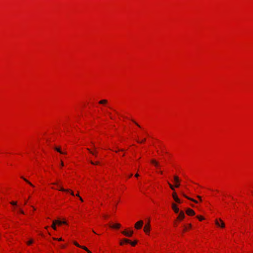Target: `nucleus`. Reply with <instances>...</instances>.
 I'll use <instances>...</instances> for the list:
<instances>
[{
	"label": "nucleus",
	"instance_id": "46",
	"mask_svg": "<svg viewBox=\"0 0 253 253\" xmlns=\"http://www.w3.org/2000/svg\"><path fill=\"white\" fill-rule=\"evenodd\" d=\"M92 232H93L94 233L96 234L94 230H92Z\"/></svg>",
	"mask_w": 253,
	"mask_h": 253
},
{
	"label": "nucleus",
	"instance_id": "25",
	"mask_svg": "<svg viewBox=\"0 0 253 253\" xmlns=\"http://www.w3.org/2000/svg\"><path fill=\"white\" fill-rule=\"evenodd\" d=\"M90 163L92 164V165H98L99 164V162H93V161H90Z\"/></svg>",
	"mask_w": 253,
	"mask_h": 253
},
{
	"label": "nucleus",
	"instance_id": "48",
	"mask_svg": "<svg viewBox=\"0 0 253 253\" xmlns=\"http://www.w3.org/2000/svg\"><path fill=\"white\" fill-rule=\"evenodd\" d=\"M160 173H161V174H162V173H163V172H162V171H160Z\"/></svg>",
	"mask_w": 253,
	"mask_h": 253
},
{
	"label": "nucleus",
	"instance_id": "41",
	"mask_svg": "<svg viewBox=\"0 0 253 253\" xmlns=\"http://www.w3.org/2000/svg\"><path fill=\"white\" fill-rule=\"evenodd\" d=\"M108 114H109V115H110V113H109ZM110 118L111 119H113V118L111 116H110Z\"/></svg>",
	"mask_w": 253,
	"mask_h": 253
},
{
	"label": "nucleus",
	"instance_id": "39",
	"mask_svg": "<svg viewBox=\"0 0 253 253\" xmlns=\"http://www.w3.org/2000/svg\"><path fill=\"white\" fill-rule=\"evenodd\" d=\"M135 176L137 177L139 176V174L138 173H136L135 175Z\"/></svg>",
	"mask_w": 253,
	"mask_h": 253
},
{
	"label": "nucleus",
	"instance_id": "10",
	"mask_svg": "<svg viewBox=\"0 0 253 253\" xmlns=\"http://www.w3.org/2000/svg\"><path fill=\"white\" fill-rule=\"evenodd\" d=\"M54 149L57 151L58 152L60 153L61 154H66V152H63L61 150L60 147H55Z\"/></svg>",
	"mask_w": 253,
	"mask_h": 253
},
{
	"label": "nucleus",
	"instance_id": "12",
	"mask_svg": "<svg viewBox=\"0 0 253 253\" xmlns=\"http://www.w3.org/2000/svg\"><path fill=\"white\" fill-rule=\"evenodd\" d=\"M125 243H130V241L127 239H124L123 240L120 242V244L121 245H123Z\"/></svg>",
	"mask_w": 253,
	"mask_h": 253
},
{
	"label": "nucleus",
	"instance_id": "44",
	"mask_svg": "<svg viewBox=\"0 0 253 253\" xmlns=\"http://www.w3.org/2000/svg\"><path fill=\"white\" fill-rule=\"evenodd\" d=\"M118 151H124V150H123V149H121V150H119Z\"/></svg>",
	"mask_w": 253,
	"mask_h": 253
},
{
	"label": "nucleus",
	"instance_id": "45",
	"mask_svg": "<svg viewBox=\"0 0 253 253\" xmlns=\"http://www.w3.org/2000/svg\"><path fill=\"white\" fill-rule=\"evenodd\" d=\"M27 201H25V204H26Z\"/></svg>",
	"mask_w": 253,
	"mask_h": 253
},
{
	"label": "nucleus",
	"instance_id": "31",
	"mask_svg": "<svg viewBox=\"0 0 253 253\" xmlns=\"http://www.w3.org/2000/svg\"><path fill=\"white\" fill-rule=\"evenodd\" d=\"M74 245H76V246H77V247H79V248H80V247H81V246H80V245H79L77 242H74Z\"/></svg>",
	"mask_w": 253,
	"mask_h": 253
},
{
	"label": "nucleus",
	"instance_id": "8",
	"mask_svg": "<svg viewBox=\"0 0 253 253\" xmlns=\"http://www.w3.org/2000/svg\"><path fill=\"white\" fill-rule=\"evenodd\" d=\"M184 217H185V215H184V213L183 211H181L179 212L178 217H177V219H178V220H182V219H183L184 218Z\"/></svg>",
	"mask_w": 253,
	"mask_h": 253
},
{
	"label": "nucleus",
	"instance_id": "2",
	"mask_svg": "<svg viewBox=\"0 0 253 253\" xmlns=\"http://www.w3.org/2000/svg\"><path fill=\"white\" fill-rule=\"evenodd\" d=\"M215 223L218 227H220L221 228L225 227V223L221 219H216Z\"/></svg>",
	"mask_w": 253,
	"mask_h": 253
},
{
	"label": "nucleus",
	"instance_id": "36",
	"mask_svg": "<svg viewBox=\"0 0 253 253\" xmlns=\"http://www.w3.org/2000/svg\"><path fill=\"white\" fill-rule=\"evenodd\" d=\"M197 197L199 199H200V200L201 201H202V199H201V196H198H198H197Z\"/></svg>",
	"mask_w": 253,
	"mask_h": 253
},
{
	"label": "nucleus",
	"instance_id": "1",
	"mask_svg": "<svg viewBox=\"0 0 253 253\" xmlns=\"http://www.w3.org/2000/svg\"><path fill=\"white\" fill-rule=\"evenodd\" d=\"M52 184L57 185L59 188L58 189L59 190L63 192H69L72 196H75L74 193L72 191L69 189L64 188L61 185L58 184V182L53 183Z\"/></svg>",
	"mask_w": 253,
	"mask_h": 253
},
{
	"label": "nucleus",
	"instance_id": "6",
	"mask_svg": "<svg viewBox=\"0 0 253 253\" xmlns=\"http://www.w3.org/2000/svg\"><path fill=\"white\" fill-rule=\"evenodd\" d=\"M186 213L187 214L189 215H194L195 214L194 211L193 210L189 208L187 209L186 210Z\"/></svg>",
	"mask_w": 253,
	"mask_h": 253
},
{
	"label": "nucleus",
	"instance_id": "9",
	"mask_svg": "<svg viewBox=\"0 0 253 253\" xmlns=\"http://www.w3.org/2000/svg\"><path fill=\"white\" fill-rule=\"evenodd\" d=\"M171 207H172V210L174 211L177 213H178L179 212V209L177 207L176 205L174 204V203H172V205H171Z\"/></svg>",
	"mask_w": 253,
	"mask_h": 253
},
{
	"label": "nucleus",
	"instance_id": "40",
	"mask_svg": "<svg viewBox=\"0 0 253 253\" xmlns=\"http://www.w3.org/2000/svg\"><path fill=\"white\" fill-rule=\"evenodd\" d=\"M62 224H67V222L66 221H62Z\"/></svg>",
	"mask_w": 253,
	"mask_h": 253
},
{
	"label": "nucleus",
	"instance_id": "14",
	"mask_svg": "<svg viewBox=\"0 0 253 253\" xmlns=\"http://www.w3.org/2000/svg\"><path fill=\"white\" fill-rule=\"evenodd\" d=\"M99 104H103V105H105V104H106L107 103V100H106V99H103V100H101L100 101H99L98 102Z\"/></svg>",
	"mask_w": 253,
	"mask_h": 253
},
{
	"label": "nucleus",
	"instance_id": "15",
	"mask_svg": "<svg viewBox=\"0 0 253 253\" xmlns=\"http://www.w3.org/2000/svg\"><path fill=\"white\" fill-rule=\"evenodd\" d=\"M183 196L185 197L186 198L188 199V200L195 203H197V201L193 199H192V198H190L189 197H188L187 196H186L185 195H184V194H183Z\"/></svg>",
	"mask_w": 253,
	"mask_h": 253
},
{
	"label": "nucleus",
	"instance_id": "7",
	"mask_svg": "<svg viewBox=\"0 0 253 253\" xmlns=\"http://www.w3.org/2000/svg\"><path fill=\"white\" fill-rule=\"evenodd\" d=\"M150 229V224L149 223H148L147 224H146L145 225L144 228V231H145V232L147 233L148 232H149Z\"/></svg>",
	"mask_w": 253,
	"mask_h": 253
},
{
	"label": "nucleus",
	"instance_id": "3",
	"mask_svg": "<svg viewBox=\"0 0 253 253\" xmlns=\"http://www.w3.org/2000/svg\"><path fill=\"white\" fill-rule=\"evenodd\" d=\"M91 144H92V147H93V148L94 149V151H92V150H91L89 148H87V150L92 155L94 156L95 157H97V152L96 151V148L95 147V146H94V144L93 143H91Z\"/></svg>",
	"mask_w": 253,
	"mask_h": 253
},
{
	"label": "nucleus",
	"instance_id": "22",
	"mask_svg": "<svg viewBox=\"0 0 253 253\" xmlns=\"http://www.w3.org/2000/svg\"><path fill=\"white\" fill-rule=\"evenodd\" d=\"M172 197H173L174 200H175V198H178V197H177V196L176 195V194L175 192L173 193V194H172Z\"/></svg>",
	"mask_w": 253,
	"mask_h": 253
},
{
	"label": "nucleus",
	"instance_id": "42",
	"mask_svg": "<svg viewBox=\"0 0 253 253\" xmlns=\"http://www.w3.org/2000/svg\"><path fill=\"white\" fill-rule=\"evenodd\" d=\"M191 227V224H188V227L190 228Z\"/></svg>",
	"mask_w": 253,
	"mask_h": 253
},
{
	"label": "nucleus",
	"instance_id": "5",
	"mask_svg": "<svg viewBox=\"0 0 253 253\" xmlns=\"http://www.w3.org/2000/svg\"><path fill=\"white\" fill-rule=\"evenodd\" d=\"M122 233L124 235H125L127 237H131L132 235L133 232V231H130V232H127L126 231H124Z\"/></svg>",
	"mask_w": 253,
	"mask_h": 253
},
{
	"label": "nucleus",
	"instance_id": "47",
	"mask_svg": "<svg viewBox=\"0 0 253 253\" xmlns=\"http://www.w3.org/2000/svg\"><path fill=\"white\" fill-rule=\"evenodd\" d=\"M186 230V227H185V228L184 229V231H185Z\"/></svg>",
	"mask_w": 253,
	"mask_h": 253
},
{
	"label": "nucleus",
	"instance_id": "35",
	"mask_svg": "<svg viewBox=\"0 0 253 253\" xmlns=\"http://www.w3.org/2000/svg\"><path fill=\"white\" fill-rule=\"evenodd\" d=\"M179 186V183H176L175 187H178Z\"/></svg>",
	"mask_w": 253,
	"mask_h": 253
},
{
	"label": "nucleus",
	"instance_id": "16",
	"mask_svg": "<svg viewBox=\"0 0 253 253\" xmlns=\"http://www.w3.org/2000/svg\"><path fill=\"white\" fill-rule=\"evenodd\" d=\"M21 178H22L26 182H27L28 184H29L30 185H31L32 187H34V186L30 182H29L27 179L24 178L23 176L21 177Z\"/></svg>",
	"mask_w": 253,
	"mask_h": 253
},
{
	"label": "nucleus",
	"instance_id": "21",
	"mask_svg": "<svg viewBox=\"0 0 253 253\" xmlns=\"http://www.w3.org/2000/svg\"><path fill=\"white\" fill-rule=\"evenodd\" d=\"M137 241H136H136H134V242H130V243H130V244L132 246H135V245L137 244Z\"/></svg>",
	"mask_w": 253,
	"mask_h": 253
},
{
	"label": "nucleus",
	"instance_id": "29",
	"mask_svg": "<svg viewBox=\"0 0 253 253\" xmlns=\"http://www.w3.org/2000/svg\"><path fill=\"white\" fill-rule=\"evenodd\" d=\"M10 204L13 206H16L17 205V203L16 202H14V201H12V202H11L10 203Z\"/></svg>",
	"mask_w": 253,
	"mask_h": 253
},
{
	"label": "nucleus",
	"instance_id": "33",
	"mask_svg": "<svg viewBox=\"0 0 253 253\" xmlns=\"http://www.w3.org/2000/svg\"><path fill=\"white\" fill-rule=\"evenodd\" d=\"M131 121L136 125H137L138 127H140V126L138 124V123H137L134 120H131Z\"/></svg>",
	"mask_w": 253,
	"mask_h": 253
},
{
	"label": "nucleus",
	"instance_id": "19",
	"mask_svg": "<svg viewBox=\"0 0 253 253\" xmlns=\"http://www.w3.org/2000/svg\"><path fill=\"white\" fill-rule=\"evenodd\" d=\"M174 180L175 182V183H179V178H178V176H174Z\"/></svg>",
	"mask_w": 253,
	"mask_h": 253
},
{
	"label": "nucleus",
	"instance_id": "30",
	"mask_svg": "<svg viewBox=\"0 0 253 253\" xmlns=\"http://www.w3.org/2000/svg\"><path fill=\"white\" fill-rule=\"evenodd\" d=\"M76 196L78 197H79L80 198V200L82 201V202H83V199L82 198V197H81L79 195V192L77 193V194H76Z\"/></svg>",
	"mask_w": 253,
	"mask_h": 253
},
{
	"label": "nucleus",
	"instance_id": "13",
	"mask_svg": "<svg viewBox=\"0 0 253 253\" xmlns=\"http://www.w3.org/2000/svg\"><path fill=\"white\" fill-rule=\"evenodd\" d=\"M110 227L114 228H119L121 227V225L119 223H117L114 225H110Z\"/></svg>",
	"mask_w": 253,
	"mask_h": 253
},
{
	"label": "nucleus",
	"instance_id": "32",
	"mask_svg": "<svg viewBox=\"0 0 253 253\" xmlns=\"http://www.w3.org/2000/svg\"><path fill=\"white\" fill-rule=\"evenodd\" d=\"M146 140V139L144 138V139H143V140L142 141H139V140H137V142L139 143H143V142L145 141Z\"/></svg>",
	"mask_w": 253,
	"mask_h": 253
},
{
	"label": "nucleus",
	"instance_id": "27",
	"mask_svg": "<svg viewBox=\"0 0 253 253\" xmlns=\"http://www.w3.org/2000/svg\"><path fill=\"white\" fill-rule=\"evenodd\" d=\"M168 184L171 190H174V188L170 183L168 182Z\"/></svg>",
	"mask_w": 253,
	"mask_h": 253
},
{
	"label": "nucleus",
	"instance_id": "23",
	"mask_svg": "<svg viewBox=\"0 0 253 253\" xmlns=\"http://www.w3.org/2000/svg\"><path fill=\"white\" fill-rule=\"evenodd\" d=\"M197 218L200 220V221H202L203 220L204 218L203 217H202V216H197Z\"/></svg>",
	"mask_w": 253,
	"mask_h": 253
},
{
	"label": "nucleus",
	"instance_id": "24",
	"mask_svg": "<svg viewBox=\"0 0 253 253\" xmlns=\"http://www.w3.org/2000/svg\"><path fill=\"white\" fill-rule=\"evenodd\" d=\"M55 221H56L57 224L59 225H61L62 224V221L60 220H55Z\"/></svg>",
	"mask_w": 253,
	"mask_h": 253
},
{
	"label": "nucleus",
	"instance_id": "17",
	"mask_svg": "<svg viewBox=\"0 0 253 253\" xmlns=\"http://www.w3.org/2000/svg\"><path fill=\"white\" fill-rule=\"evenodd\" d=\"M57 224L55 220H53V223H52V228L54 229V230H56V224Z\"/></svg>",
	"mask_w": 253,
	"mask_h": 253
},
{
	"label": "nucleus",
	"instance_id": "43",
	"mask_svg": "<svg viewBox=\"0 0 253 253\" xmlns=\"http://www.w3.org/2000/svg\"><path fill=\"white\" fill-rule=\"evenodd\" d=\"M132 176V174L131 173L130 175H129V177H131Z\"/></svg>",
	"mask_w": 253,
	"mask_h": 253
},
{
	"label": "nucleus",
	"instance_id": "37",
	"mask_svg": "<svg viewBox=\"0 0 253 253\" xmlns=\"http://www.w3.org/2000/svg\"><path fill=\"white\" fill-rule=\"evenodd\" d=\"M61 166L62 167L64 166V163H63V162L62 161H61Z\"/></svg>",
	"mask_w": 253,
	"mask_h": 253
},
{
	"label": "nucleus",
	"instance_id": "38",
	"mask_svg": "<svg viewBox=\"0 0 253 253\" xmlns=\"http://www.w3.org/2000/svg\"><path fill=\"white\" fill-rule=\"evenodd\" d=\"M65 247H66V246H65V245H61V248H65Z\"/></svg>",
	"mask_w": 253,
	"mask_h": 253
},
{
	"label": "nucleus",
	"instance_id": "20",
	"mask_svg": "<svg viewBox=\"0 0 253 253\" xmlns=\"http://www.w3.org/2000/svg\"><path fill=\"white\" fill-rule=\"evenodd\" d=\"M34 242V240L33 239H30L28 242H27V244L28 245H31Z\"/></svg>",
	"mask_w": 253,
	"mask_h": 253
},
{
	"label": "nucleus",
	"instance_id": "28",
	"mask_svg": "<svg viewBox=\"0 0 253 253\" xmlns=\"http://www.w3.org/2000/svg\"><path fill=\"white\" fill-rule=\"evenodd\" d=\"M174 201L177 202V203H181V201L179 200V199L178 198H175V199L174 200Z\"/></svg>",
	"mask_w": 253,
	"mask_h": 253
},
{
	"label": "nucleus",
	"instance_id": "4",
	"mask_svg": "<svg viewBox=\"0 0 253 253\" xmlns=\"http://www.w3.org/2000/svg\"><path fill=\"white\" fill-rule=\"evenodd\" d=\"M143 225V221L142 220H140L137 222L135 224V228L136 229H139L141 228Z\"/></svg>",
	"mask_w": 253,
	"mask_h": 253
},
{
	"label": "nucleus",
	"instance_id": "18",
	"mask_svg": "<svg viewBox=\"0 0 253 253\" xmlns=\"http://www.w3.org/2000/svg\"><path fill=\"white\" fill-rule=\"evenodd\" d=\"M80 248L84 250L85 251H86L88 253H91V252L89 250H88L87 249V248L86 247H85V246H81V247H80Z\"/></svg>",
	"mask_w": 253,
	"mask_h": 253
},
{
	"label": "nucleus",
	"instance_id": "26",
	"mask_svg": "<svg viewBox=\"0 0 253 253\" xmlns=\"http://www.w3.org/2000/svg\"><path fill=\"white\" fill-rule=\"evenodd\" d=\"M53 239L54 240H57V241H62L63 240L62 238H53Z\"/></svg>",
	"mask_w": 253,
	"mask_h": 253
},
{
	"label": "nucleus",
	"instance_id": "34",
	"mask_svg": "<svg viewBox=\"0 0 253 253\" xmlns=\"http://www.w3.org/2000/svg\"><path fill=\"white\" fill-rule=\"evenodd\" d=\"M19 211L21 213H22V214H24V211H23L22 209H20L19 210Z\"/></svg>",
	"mask_w": 253,
	"mask_h": 253
},
{
	"label": "nucleus",
	"instance_id": "11",
	"mask_svg": "<svg viewBox=\"0 0 253 253\" xmlns=\"http://www.w3.org/2000/svg\"><path fill=\"white\" fill-rule=\"evenodd\" d=\"M152 164H153L155 167L158 168L160 167L159 163L156 161L155 160H152L151 161Z\"/></svg>",
	"mask_w": 253,
	"mask_h": 253
}]
</instances>
